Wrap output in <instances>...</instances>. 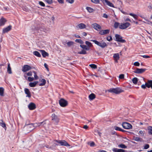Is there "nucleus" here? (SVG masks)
Masks as SVG:
<instances>
[{"label": "nucleus", "instance_id": "25", "mask_svg": "<svg viewBox=\"0 0 152 152\" xmlns=\"http://www.w3.org/2000/svg\"><path fill=\"white\" fill-rule=\"evenodd\" d=\"M77 27L80 29H83L86 28V26L84 24L81 23L78 24Z\"/></svg>", "mask_w": 152, "mask_h": 152}, {"label": "nucleus", "instance_id": "10", "mask_svg": "<svg viewBox=\"0 0 152 152\" xmlns=\"http://www.w3.org/2000/svg\"><path fill=\"white\" fill-rule=\"evenodd\" d=\"M31 69V67L28 65H24L22 69V71L24 72H26Z\"/></svg>", "mask_w": 152, "mask_h": 152}, {"label": "nucleus", "instance_id": "18", "mask_svg": "<svg viewBox=\"0 0 152 152\" xmlns=\"http://www.w3.org/2000/svg\"><path fill=\"white\" fill-rule=\"evenodd\" d=\"M12 26L10 25L8 26L6 28H4L3 29V32L4 33L7 32L9 31L11 29Z\"/></svg>", "mask_w": 152, "mask_h": 152}, {"label": "nucleus", "instance_id": "15", "mask_svg": "<svg viewBox=\"0 0 152 152\" xmlns=\"http://www.w3.org/2000/svg\"><path fill=\"white\" fill-rule=\"evenodd\" d=\"M28 108L30 110H33L36 108V106L35 104L33 103H30L28 106Z\"/></svg>", "mask_w": 152, "mask_h": 152}, {"label": "nucleus", "instance_id": "49", "mask_svg": "<svg viewBox=\"0 0 152 152\" xmlns=\"http://www.w3.org/2000/svg\"><path fill=\"white\" fill-rule=\"evenodd\" d=\"M107 39L109 41H110L112 40L113 39L112 37L111 36H109L107 38Z\"/></svg>", "mask_w": 152, "mask_h": 152}, {"label": "nucleus", "instance_id": "16", "mask_svg": "<svg viewBox=\"0 0 152 152\" xmlns=\"http://www.w3.org/2000/svg\"><path fill=\"white\" fill-rule=\"evenodd\" d=\"M92 25L93 26V28L96 30H98V29H102V27L96 23H94Z\"/></svg>", "mask_w": 152, "mask_h": 152}, {"label": "nucleus", "instance_id": "46", "mask_svg": "<svg viewBox=\"0 0 152 152\" xmlns=\"http://www.w3.org/2000/svg\"><path fill=\"white\" fill-rule=\"evenodd\" d=\"M27 80L29 82H31L34 80V78L33 77H28Z\"/></svg>", "mask_w": 152, "mask_h": 152}, {"label": "nucleus", "instance_id": "20", "mask_svg": "<svg viewBox=\"0 0 152 152\" xmlns=\"http://www.w3.org/2000/svg\"><path fill=\"white\" fill-rule=\"evenodd\" d=\"M145 85L148 88L151 87L152 89V80H149L147 83H145Z\"/></svg>", "mask_w": 152, "mask_h": 152}, {"label": "nucleus", "instance_id": "44", "mask_svg": "<svg viewBox=\"0 0 152 152\" xmlns=\"http://www.w3.org/2000/svg\"><path fill=\"white\" fill-rule=\"evenodd\" d=\"M66 44L69 47H70L73 45L74 42L72 41H69L67 42Z\"/></svg>", "mask_w": 152, "mask_h": 152}, {"label": "nucleus", "instance_id": "6", "mask_svg": "<svg viewBox=\"0 0 152 152\" xmlns=\"http://www.w3.org/2000/svg\"><path fill=\"white\" fill-rule=\"evenodd\" d=\"M55 141L59 143L60 145L62 146H70V145L65 140H55Z\"/></svg>", "mask_w": 152, "mask_h": 152}, {"label": "nucleus", "instance_id": "52", "mask_svg": "<svg viewBox=\"0 0 152 152\" xmlns=\"http://www.w3.org/2000/svg\"><path fill=\"white\" fill-rule=\"evenodd\" d=\"M27 75L28 76H31L32 75V72L31 71H30L27 73H26Z\"/></svg>", "mask_w": 152, "mask_h": 152}, {"label": "nucleus", "instance_id": "56", "mask_svg": "<svg viewBox=\"0 0 152 152\" xmlns=\"http://www.w3.org/2000/svg\"><path fill=\"white\" fill-rule=\"evenodd\" d=\"M140 134L142 136H144V131L143 132L142 131H139Z\"/></svg>", "mask_w": 152, "mask_h": 152}, {"label": "nucleus", "instance_id": "47", "mask_svg": "<svg viewBox=\"0 0 152 152\" xmlns=\"http://www.w3.org/2000/svg\"><path fill=\"white\" fill-rule=\"evenodd\" d=\"M88 144L90 146L93 147L95 145V143L94 142H88Z\"/></svg>", "mask_w": 152, "mask_h": 152}, {"label": "nucleus", "instance_id": "19", "mask_svg": "<svg viewBox=\"0 0 152 152\" xmlns=\"http://www.w3.org/2000/svg\"><path fill=\"white\" fill-rule=\"evenodd\" d=\"M39 51L41 52L42 56L43 57L45 58L46 56H49L48 53L45 50H40Z\"/></svg>", "mask_w": 152, "mask_h": 152}, {"label": "nucleus", "instance_id": "34", "mask_svg": "<svg viewBox=\"0 0 152 152\" xmlns=\"http://www.w3.org/2000/svg\"><path fill=\"white\" fill-rule=\"evenodd\" d=\"M133 140L136 141H141V139L137 137L134 136L133 137Z\"/></svg>", "mask_w": 152, "mask_h": 152}, {"label": "nucleus", "instance_id": "31", "mask_svg": "<svg viewBox=\"0 0 152 152\" xmlns=\"http://www.w3.org/2000/svg\"><path fill=\"white\" fill-rule=\"evenodd\" d=\"M86 50L83 49L81 51L78 52V53L84 55L86 54H87Z\"/></svg>", "mask_w": 152, "mask_h": 152}, {"label": "nucleus", "instance_id": "59", "mask_svg": "<svg viewBox=\"0 0 152 152\" xmlns=\"http://www.w3.org/2000/svg\"><path fill=\"white\" fill-rule=\"evenodd\" d=\"M143 58H150V56L148 55H143L142 56Z\"/></svg>", "mask_w": 152, "mask_h": 152}, {"label": "nucleus", "instance_id": "23", "mask_svg": "<svg viewBox=\"0 0 152 152\" xmlns=\"http://www.w3.org/2000/svg\"><path fill=\"white\" fill-rule=\"evenodd\" d=\"M112 151L114 152H125V150L122 149H118L116 148H114L112 149Z\"/></svg>", "mask_w": 152, "mask_h": 152}, {"label": "nucleus", "instance_id": "3", "mask_svg": "<svg viewBox=\"0 0 152 152\" xmlns=\"http://www.w3.org/2000/svg\"><path fill=\"white\" fill-rule=\"evenodd\" d=\"M91 41H93L96 44L100 47L102 48H104L107 46V45L106 43L103 41H101V42H99L95 40H91Z\"/></svg>", "mask_w": 152, "mask_h": 152}, {"label": "nucleus", "instance_id": "35", "mask_svg": "<svg viewBox=\"0 0 152 152\" xmlns=\"http://www.w3.org/2000/svg\"><path fill=\"white\" fill-rule=\"evenodd\" d=\"M133 83L134 84H137L138 81V79L137 77H134L132 79Z\"/></svg>", "mask_w": 152, "mask_h": 152}, {"label": "nucleus", "instance_id": "62", "mask_svg": "<svg viewBox=\"0 0 152 152\" xmlns=\"http://www.w3.org/2000/svg\"><path fill=\"white\" fill-rule=\"evenodd\" d=\"M27 74H26V73H25L24 74V77L25 78V79L27 80L28 77H27Z\"/></svg>", "mask_w": 152, "mask_h": 152}, {"label": "nucleus", "instance_id": "48", "mask_svg": "<svg viewBox=\"0 0 152 152\" xmlns=\"http://www.w3.org/2000/svg\"><path fill=\"white\" fill-rule=\"evenodd\" d=\"M49 4H51L53 3L52 0H45Z\"/></svg>", "mask_w": 152, "mask_h": 152}, {"label": "nucleus", "instance_id": "27", "mask_svg": "<svg viewBox=\"0 0 152 152\" xmlns=\"http://www.w3.org/2000/svg\"><path fill=\"white\" fill-rule=\"evenodd\" d=\"M89 98L90 100H93L96 97L95 95L93 93H92L89 96Z\"/></svg>", "mask_w": 152, "mask_h": 152}, {"label": "nucleus", "instance_id": "9", "mask_svg": "<svg viewBox=\"0 0 152 152\" xmlns=\"http://www.w3.org/2000/svg\"><path fill=\"white\" fill-rule=\"evenodd\" d=\"M123 127L125 129H132V126L127 122H123L122 124Z\"/></svg>", "mask_w": 152, "mask_h": 152}, {"label": "nucleus", "instance_id": "26", "mask_svg": "<svg viewBox=\"0 0 152 152\" xmlns=\"http://www.w3.org/2000/svg\"><path fill=\"white\" fill-rule=\"evenodd\" d=\"M80 46L83 48V49L85 50H90L89 47H88L86 45H80Z\"/></svg>", "mask_w": 152, "mask_h": 152}, {"label": "nucleus", "instance_id": "30", "mask_svg": "<svg viewBox=\"0 0 152 152\" xmlns=\"http://www.w3.org/2000/svg\"><path fill=\"white\" fill-rule=\"evenodd\" d=\"M7 71L10 74H11L12 73L11 69L10 64H9L8 65Z\"/></svg>", "mask_w": 152, "mask_h": 152}, {"label": "nucleus", "instance_id": "45", "mask_svg": "<svg viewBox=\"0 0 152 152\" xmlns=\"http://www.w3.org/2000/svg\"><path fill=\"white\" fill-rule=\"evenodd\" d=\"M91 1L96 4H98L99 3V0H91Z\"/></svg>", "mask_w": 152, "mask_h": 152}, {"label": "nucleus", "instance_id": "41", "mask_svg": "<svg viewBox=\"0 0 152 152\" xmlns=\"http://www.w3.org/2000/svg\"><path fill=\"white\" fill-rule=\"evenodd\" d=\"M129 15H130L132 16L135 19H136V20L137 19L138 17H137V16L135 14H133L132 13H130L129 14Z\"/></svg>", "mask_w": 152, "mask_h": 152}, {"label": "nucleus", "instance_id": "51", "mask_svg": "<svg viewBox=\"0 0 152 152\" xmlns=\"http://www.w3.org/2000/svg\"><path fill=\"white\" fill-rule=\"evenodd\" d=\"M39 4L42 7H45V4L41 1H39Z\"/></svg>", "mask_w": 152, "mask_h": 152}, {"label": "nucleus", "instance_id": "39", "mask_svg": "<svg viewBox=\"0 0 152 152\" xmlns=\"http://www.w3.org/2000/svg\"><path fill=\"white\" fill-rule=\"evenodd\" d=\"M75 41L81 44H83L84 43L80 39H77L75 40Z\"/></svg>", "mask_w": 152, "mask_h": 152}, {"label": "nucleus", "instance_id": "12", "mask_svg": "<svg viewBox=\"0 0 152 152\" xmlns=\"http://www.w3.org/2000/svg\"><path fill=\"white\" fill-rule=\"evenodd\" d=\"M146 69H139L137 68L136 70L134 71V72L136 74H140L144 72Z\"/></svg>", "mask_w": 152, "mask_h": 152}, {"label": "nucleus", "instance_id": "13", "mask_svg": "<svg viewBox=\"0 0 152 152\" xmlns=\"http://www.w3.org/2000/svg\"><path fill=\"white\" fill-rule=\"evenodd\" d=\"M110 31V30L109 29L101 30L99 32V34L101 35H105L109 34Z\"/></svg>", "mask_w": 152, "mask_h": 152}, {"label": "nucleus", "instance_id": "17", "mask_svg": "<svg viewBox=\"0 0 152 152\" xmlns=\"http://www.w3.org/2000/svg\"><path fill=\"white\" fill-rule=\"evenodd\" d=\"M24 91L25 93L27 95L26 97L30 98L31 96V92L27 88H25Z\"/></svg>", "mask_w": 152, "mask_h": 152}, {"label": "nucleus", "instance_id": "50", "mask_svg": "<svg viewBox=\"0 0 152 152\" xmlns=\"http://www.w3.org/2000/svg\"><path fill=\"white\" fill-rule=\"evenodd\" d=\"M149 145L148 144H145L144 146V149H147L149 148Z\"/></svg>", "mask_w": 152, "mask_h": 152}, {"label": "nucleus", "instance_id": "55", "mask_svg": "<svg viewBox=\"0 0 152 152\" xmlns=\"http://www.w3.org/2000/svg\"><path fill=\"white\" fill-rule=\"evenodd\" d=\"M147 129L148 131H152V126H148L147 127Z\"/></svg>", "mask_w": 152, "mask_h": 152}, {"label": "nucleus", "instance_id": "22", "mask_svg": "<svg viewBox=\"0 0 152 152\" xmlns=\"http://www.w3.org/2000/svg\"><path fill=\"white\" fill-rule=\"evenodd\" d=\"M113 58L115 62H118V60L119 58V55L118 53H115L113 55Z\"/></svg>", "mask_w": 152, "mask_h": 152}, {"label": "nucleus", "instance_id": "38", "mask_svg": "<svg viewBox=\"0 0 152 152\" xmlns=\"http://www.w3.org/2000/svg\"><path fill=\"white\" fill-rule=\"evenodd\" d=\"M120 25L119 23L115 22L114 24V27L115 28L119 27V26Z\"/></svg>", "mask_w": 152, "mask_h": 152}, {"label": "nucleus", "instance_id": "2", "mask_svg": "<svg viewBox=\"0 0 152 152\" xmlns=\"http://www.w3.org/2000/svg\"><path fill=\"white\" fill-rule=\"evenodd\" d=\"M34 129L33 124L26 125L24 127V129L26 132L28 133Z\"/></svg>", "mask_w": 152, "mask_h": 152}, {"label": "nucleus", "instance_id": "40", "mask_svg": "<svg viewBox=\"0 0 152 152\" xmlns=\"http://www.w3.org/2000/svg\"><path fill=\"white\" fill-rule=\"evenodd\" d=\"M114 129L116 130H118L121 131H124V130L118 127V126H115L114 127Z\"/></svg>", "mask_w": 152, "mask_h": 152}, {"label": "nucleus", "instance_id": "29", "mask_svg": "<svg viewBox=\"0 0 152 152\" xmlns=\"http://www.w3.org/2000/svg\"><path fill=\"white\" fill-rule=\"evenodd\" d=\"M33 54L34 55L36 56L37 57H41V55L40 53L37 51H35L33 52Z\"/></svg>", "mask_w": 152, "mask_h": 152}, {"label": "nucleus", "instance_id": "4", "mask_svg": "<svg viewBox=\"0 0 152 152\" xmlns=\"http://www.w3.org/2000/svg\"><path fill=\"white\" fill-rule=\"evenodd\" d=\"M115 40L116 41L122 43L126 42V41L125 39H123V37L118 34H115Z\"/></svg>", "mask_w": 152, "mask_h": 152}, {"label": "nucleus", "instance_id": "54", "mask_svg": "<svg viewBox=\"0 0 152 152\" xmlns=\"http://www.w3.org/2000/svg\"><path fill=\"white\" fill-rule=\"evenodd\" d=\"M134 65L136 66H139L140 65V63L138 62H136L134 63Z\"/></svg>", "mask_w": 152, "mask_h": 152}, {"label": "nucleus", "instance_id": "24", "mask_svg": "<svg viewBox=\"0 0 152 152\" xmlns=\"http://www.w3.org/2000/svg\"><path fill=\"white\" fill-rule=\"evenodd\" d=\"M38 83V81H34L33 82L29 83V85L31 87H35Z\"/></svg>", "mask_w": 152, "mask_h": 152}, {"label": "nucleus", "instance_id": "57", "mask_svg": "<svg viewBox=\"0 0 152 152\" xmlns=\"http://www.w3.org/2000/svg\"><path fill=\"white\" fill-rule=\"evenodd\" d=\"M0 125L1 126L3 127H6V124L5 123H0Z\"/></svg>", "mask_w": 152, "mask_h": 152}, {"label": "nucleus", "instance_id": "60", "mask_svg": "<svg viewBox=\"0 0 152 152\" xmlns=\"http://www.w3.org/2000/svg\"><path fill=\"white\" fill-rule=\"evenodd\" d=\"M58 2L60 4H64V0H58Z\"/></svg>", "mask_w": 152, "mask_h": 152}, {"label": "nucleus", "instance_id": "42", "mask_svg": "<svg viewBox=\"0 0 152 152\" xmlns=\"http://www.w3.org/2000/svg\"><path fill=\"white\" fill-rule=\"evenodd\" d=\"M33 72L34 74V79H35V80H37L38 79L39 77H38V76H37L36 72H35L34 71H33Z\"/></svg>", "mask_w": 152, "mask_h": 152}, {"label": "nucleus", "instance_id": "37", "mask_svg": "<svg viewBox=\"0 0 152 152\" xmlns=\"http://www.w3.org/2000/svg\"><path fill=\"white\" fill-rule=\"evenodd\" d=\"M118 147L122 148H126L127 146L124 144H121L118 145Z\"/></svg>", "mask_w": 152, "mask_h": 152}, {"label": "nucleus", "instance_id": "64", "mask_svg": "<svg viewBox=\"0 0 152 152\" xmlns=\"http://www.w3.org/2000/svg\"><path fill=\"white\" fill-rule=\"evenodd\" d=\"M83 128L86 129L88 128V126L87 125H85L84 126Z\"/></svg>", "mask_w": 152, "mask_h": 152}, {"label": "nucleus", "instance_id": "5", "mask_svg": "<svg viewBox=\"0 0 152 152\" xmlns=\"http://www.w3.org/2000/svg\"><path fill=\"white\" fill-rule=\"evenodd\" d=\"M52 120L55 124H57L59 121L58 117L55 114H53L52 115Z\"/></svg>", "mask_w": 152, "mask_h": 152}, {"label": "nucleus", "instance_id": "63", "mask_svg": "<svg viewBox=\"0 0 152 152\" xmlns=\"http://www.w3.org/2000/svg\"><path fill=\"white\" fill-rule=\"evenodd\" d=\"M146 86L145 85H145H142V86H141V87L142 88H143V89H145V88H146Z\"/></svg>", "mask_w": 152, "mask_h": 152}, {"label": "nucleus", "instance_id": "8", "mask_svg": "<svg viewBox=\"0 0 152 152\" xmlns=\"http://www.w3.org/2000/svg\"><path fill=\"white\" fill-rule=\"evenodd\" d=\"M130 25V23L128 22L125 23H121L119 26V28L121 29H125L128 28Z\"/></svg>", "mask_w": 152, "mask_h": 152}, {"label": "nucleus", "instance_id": "11", "mask_svg": "<svg viewBox=\"0 0 152 152\" xmlns=\"http://www.w3.org/2000/svg\"><path fill=\"white\" fill-rule=\"evenodd\" d=\"M104 4H106L107 5L110 7H114L113 4L111 2L107 0H101Z\"/></svg>", "mask_w": 152, "mask_h": 152}, {"label": "nucleus", "instance_id": "21", "mask_svg": "<svg viewBox=\"0 0 152 152\" xmlns=\"http://www.w3.org/2000/svg\"><path fill=\"white\" fill-rule=\"evenodd\" d=\"M6 22V20L3 17H2L0 19V26L4 25Z\"/></svg>", "mask_w": 152, "mask_h": 152}, {"label": "nucleus", "instance_id": "1", "mask_svg": "<svg viewBox=\"0 0 152 152\" xmlns=\"http://www.w3.org/2000/svg\"><path fill=\"white\" fill-rule=\"evenodd\" d=\"M108 91L109 92H113L116 94H119L121 92H123L124 91L122 90L120 88H110Z\"/></svg>", "mask_w": 152, "mask_h": 152}, {"label": "nucleus", "instance_id": "61", "mask_svg": "<svg viewBox=\"0 0 152 152\" xmlns=\"http://www.w3.org/2000/svg\"><path fill=\"white\" fill-rule=\"evenodd\" d=\"M44 66L45 67V68L47 69L48 71L49 70V69H48V65L46 64L45 63L44 64Z\"/></svg>", "mask_w": 152, "mask_h": 152}, {"label": "nucleus", "instance_id": "32", "mask_svg": "<svg viewBox=\"0 0 152 152\" xmlns=\"http://www.w3.org/2000/svg\"><path fill=\"white\" fill-rule=\"evenodd\" d=\"M86 44L87 45V46L88 47H89L90 48V47H92L93 45L91 43L89 42L88 41H86L85 42Z\"/></svg>", "mask_w": 152, "mask_h": 152}, {"label": "nucleus", "instance_id": "53", "mask_svg": "<svg viewBox=\"0 0 152 152\" xmlns=\"http://www.w3.org/2000/svg\"><path fill=\"white\" fill-rule=\"evenodd\" d=\"M66 1L68 2V3L72 4L74 1V0H66Z\"/></svg>", "mask_w": 152, "mask_h": 152}, {"label": "nucleus", "instance_id": "33", "mask_svg": "<svg viewBox=\"0 0 152 152\" xmlns=\"http://www.w3.org/2000/svg\"><path fill=\"white\" fill-rule=\"evenodd\" d=\"M86 9L90 13H92L94 11V10L93 8L89 7H87Z\"/></svg>", "mask_w": 152, "mask_h": 152}, {"label": "nucleus", "instance_id": "7", "mask_svg": "<svg viewBox=\"0 0 152 152\" xmlns=\"http://www.w3.org/2000/svg\"><path fill=\"white\" fill-rule=\"evenodd\" d=\"M59 103L60 105L62 107H65L68 104V102L64 99H61L59 100Z\"/></svg>", "mask_w": 152, "mask_h": 152}, {"label": "nucleus", "instance_id": "14", "mask_svg": "<svg viewBox=\"0 0 152 152\" xmlns=\"http://www.w3.org/2000/svg\"><path fill=\"white\" fill-rule=\"evenodd\" d=\"M45 124H46V123L44 121L38 123L33 124L34 126V129L35 127H36L37 126H44Z\"/></svg>", "mask_w": 152, "mask_h": 152}, {"label": "nucleus", "instance_id": "36", "mask_svg": "<svg viewBox=\"0 0 152 152\" xmlns=\"http://www.w3.org/2000/svg\"><path fill=\"white\" fill-rule=\"evenodd\" d=\"M4 89L2 87L0 88V95L3 96L4 95Z\"/></svg>", "mask_w": 152, "mask_h": 152}, {"label": "nucleus", "instance_id": "58", "mask_svg": "<svg viewBox=\"0 0 152 152\" xmlns=\"http://www.w3.org/2000/svg\"><path fill=\"white\" fill-rule=\"evenodd\" d=\"M119 77L120 79H123L124 78V75L123 74L120 75Z\"/></svg>", "mask_w": 152, "mask_h": 152}, {"label": "nucleus", "instance_id": "43", "mask_svg": "<svg viewBox=\"0 0 152 152\" xmlns=\"http://www.w3.org/2000/svg\"><path fill=\"white\" fill-rule=\"evenodd\" d=\"M90 67L93 69H96L97 68V66L95 64H92L89 65Z\"/></svg>", "mask_w": 152, "mask_h": 152}, {"label": "nucleus", "instance_id": "28", "mask_svg": "<svg viewBox=\"0 0 152 152\" xmlns=\"http://www.w3.org/2000/svg\"><path fill=\"white\" fill-rule=\"evenodd\" d=\"M41 81L42 82V83L39 84V85L40 86H42L45 85L46 83V81L44 79H42L41 80Z\"/></svg>", "mask_w": 152, "mask_h": 152}]
</instances>
